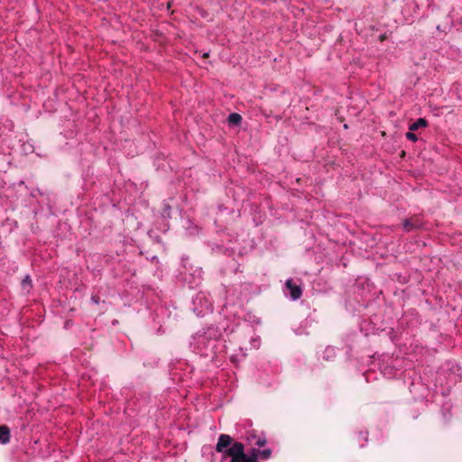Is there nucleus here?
I'll return each mask as SVG.
<instances>
[{
    "mask_svg": "<svg viewBox=\"0 0 462 462\" xmlns=\"http://www.w3.org/2000/svg\"><path fill=\"white\" fill-rule=\"evenodd\" d=\"M225 452L226 456L235 458L245 454V446L241 442H235Z\"/></svg>",
    "mask_w": 462,
    "mask_h": 462,
    "instance_id": "nucleus-1",
    "label": "nucleus"
},
{
    "mask_svg": "<svg viewBox=\"0 0 462 462\" xmlns=\"http://www.w3.org/2000/svg\"><path fill=\"white\" fill-rule=\"evenodd\" d=\"M232 443V439L229 435L221 434L218 438V441L216 445V450L218 453H222L225 449L229 447Z\"/></svg>",
    "mask_w": 462,
    "mask_h": 462,
    "instance_id": "nucleus-2",
    "label": "nucleus"
},
{
    "mask_svg": "<svg viewBox=\"0 0 462 462\" xmlns=\"http://www.w3.org/2000/svg\"><path fill=\"white\" fill-rule=\"evenodd\" d=\"M286 287L290 291L291 298L293 300L300 298L302 293L301 288L294 284L291 279L286 281Z\"/></svg>",
    "mask_w": 462,
    "mask_h": 462,
    "instance_id": "nucleus-3",
    "label": "nucleus"
},
{
    "mask_svg": "<svg viewBox=\"0 0 462 462\" xmlns=\"http://www.w3.org/2000/svg\"><path fill=\"white\" fill-rule=\"evenodd\" d=\"M258 458L257 449L254 448L249 455L244 454L240 457L231 458L229 462H256Z\"/></svg>",
    "mask_w": 462,
    "mask_h": 462,
    "instance_id": "nucleus-4",
    "label": "nucleus"
},
{
    "mask_svg": "<svg viewBox=\"0 0 462 462\" xmlns=\"http://www.w3.org/2000/svg\"><path fill=\"white\" fill-rule=\"evenodd\" d=\"M10 441V430L5 425L0 426V443L6 444Z\"/></svg>",
    "mask_w": 462,
    "mask_h": 462,
    "instance_id": "nucleus-5",
    "label": "nucleus"
},
{
    "mask_svg": "<svg viewBox=\"0 0 462 462\" xmlns=\"http://www.w3.org/2000/svg\"><path fill=\"white\" fill-rule=\"evenodd\" d=\"M248 440L258 447H263L267 442L264 437H256L255 435L248 437Z\"/></svg>",
    "mask_w": 462,
    "mask_h": 462,
    "instance_id": "nucleus-6",
    "label": "nucleus"
},
{
    "mask_svg": "<svg viewBox=\"0 0 462 462\" xmlns=\"http://www.w3.org/2000/svg\"><path fill=\"white\" fill-rule=\"evenodd\" d=\"M427 121L424 118H419L416 122L411 124L409 127L410 131H416L420 127H426L427 126Z\"/></svg>",
    "mask_w": 462,
    "mask_h": 462,
    "instance_id": "nucleus-7",
    "label": "nucleus"
},
{
    "mask_svg": "<svg viewBox=\"0 0 462 462\" xmlns=\"http://www.w3.org/2000/svg\"><path fill=\"white\" fill-rule=\"evenodd\" d=\"M242 121V116L237 113H232L228 116V122L231 125H239Z\"/></svg>",
    "mask_w": 462,
    "mask_h": 462,
    "instance_id": "nucleus-8",
    "label": "nucleus"
},
{
    "mask_svg": "<svg viewBox=\"0 0 462 462\" xmlns=\"http://www.w3.org/2000/svg\"><path fill=\"white\" fill-rule=\"evenodd\" d=\"M418 226V224L411 223L410 220H404L403 222V228L407 232H410L411 230L417 228Z\"/></svg>",
    "mask_w": 462,
    "mask_h": 462,
    "instance_id": "nucleus-9",
    "label": "nucleus"
},
{
    "mask_svg": "<svg viewBox=\"0 0 462 462\" xmlns=\"http://www.w3.org/2000/svg\"><path fill=\"white\" fill-rule=\"evenodd\" d=\"M258 452V457L268 459L272 455V450L270 448H265L263 450H257Z\"/></svg>",
    "mask_w": 462,
    "mask_h": 462,
    "instance_id": "nucleus-10",
    "label": "nucleus"
},
{
    "mask_svg": "<svg viewBox=\"0 0 462 462\" xmlns=\"http://www.w3.org/2000/svg\"><path fill=\"white\" fill-rule=\"evenodd\" d=\"M411 132H412V131L408 132V133L406 134V137H407V139H409V140H411V141H412V142H416V141L418 140L417 135H416V134H413V133H411Z\"/></svg>",
    "mask_w": 462,
    "mask_h": 462,
    "instance_id": "nucleus-11",
    "label": "nucleus"
},
{
    "mask_svg": "<svg viewBox=\"0 0 462 462\" xmlns=\"http://www.w3.org/2000/svg\"><path fill=\"white\" fill-rule=\"evenodd\" d=\"M31 285V280L30 278L27 276L23 281V287L25 289L26 286H30Z\"/></svg>",
    "mask_w": 462,
    "mask_h": 462,
    "instance_id": "nucleus-12",
    "label": "nucleus"
}]
</instances>
